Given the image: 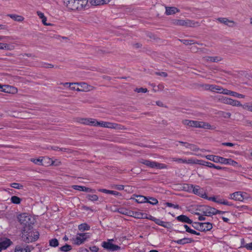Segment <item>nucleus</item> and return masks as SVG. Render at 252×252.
Instances as JSON below:
<instances>
[{"label": "nucleus", "instance_id": "obj_59", "mask_svg": "<svg viewBox=\"0 0 252 252\" xmlns=\"http://www.w3.org/2000/svg\"><path fill=\"white\" fill-rule=\"evenodd\" d=\"M166 206L167 207H173L174 208H175V209H178L179 208V205H174L171 203H169V202H166L165 203Z\"/></svg>", "mask_w": 252, "mask_h": 252}, {"label": "nucleus", "instance_id": "obj_11", "mask_svg": "<svg viewBox=\"0 0 252 252\" xmlns=\"http://www.w3.org/2000/svg\"><path fill=\"white\" fill-rule=\"evenodd\" d=\"M221 101L223 103L229 104L233 106H242V105L238 100L233 99L227 97H222L221 98Z\"/></svg>", "mask_w": 252, "mask_h": 252}, {"label": "nucleus", "instance_id": "obj_48", "mask_svg": "<svg viewBox=\"0 0 252 252\" xmlns=\"http://www.w3.org/2000/svg\"><path fill=\"white\" fill-rule=\"evenodd\" d=\"M242 194V201L244 200H248L251 198V197L249 194L245 192L241 191Z\"/></svg>", "mask_w": 252, "mask_h": 252}, {"label": "nucleus", "instance_id": "obj_14", "mask_svg": "<svg viewBox=\"0 0 252 252\" xmlns=\"http://www.w3.org/2000/svg\"><path fill=\"white\" fill-rule=\"evenodd\" d=\"M195 159L194 158H189V159H183L181 158H172V160L173 161H176L178 163H186V164H195Z\"/></svg>", "mask_w": 252, "mask_h": 252}, {"label": "nucleus", "instance_id": "obj_50", "mask_svg": "<svg viewBox=\"0 0 252 252\" xmlns=\"http://www.w3.org/2000/svg\"><path fill=\"white\" fill-rule=\"evenodd\" d=\"M245 109L252 112V103H247L242 106Z\"/></svg>", "mask_w": 252, "mask_h": 252}, {"label": "nucleus", "instance_id": "obj_57", "mask_svg": "<svg viewBox=\"0 0 252 252\" xmlns=\"http://www.w3.org/2000/svg\"><path fill=\"white\" fill-rule=\"evenodd\" d=\"M52 149L55 151H61L63 152H67V149L66 148H60L57 146L52 147Z\"/></svg>", "mask_w": 252, "mask_h": 252}, {"label": "nucleus", "instance_id": "obj_34", "mask_svg": "<svg viewBox=\"0 0 252 252\" xmlns=\"http://www.w3.org/2000/svg\"><path fill=\"white\" fill-rule=\"evenodd\" d=\"M31 161L35 164L38 165H45L44 164V162L46 161L47 160H44V158H37V159H34V158H31Z\"/></svg>", "mask_w": 252, "mask_h": 252}, {"label": "nucleus", "instance_id": "obj_29", "mask_svg": "<svg viewBox=\"0 0 252 252\" xmlns=\"http://www.w3.org/2000/svg\"><path fill=\"white\" fill-rule=\"evenodd\" d=\"M130 215L136 219H144L147 218L146 214L137 211L132 212L131 214Z\"/></svg>", "mask_w": 252, "mask_h": 252}, {"label": "nucleus", "instance_id": "obj_28", "mask_svg": "<svg viewBox=\"0 0 252 252\" xmlns=\"http://www.w3.org/2000/svg\"><path fill=\"white\" fill-rule=\"evenodd\" d=\"M193 240L191 238H184L181 239H179L175 241V243L179 245H185L186 244L190 243Z\"/></svg>", "mask_w": 252, "mask_h": 252}, {"label": "nucleus", "instance_id": "obj_13", "mask_svg": "<svg viewBox=\"0 0 252 252\" xmlns=\"http://www.w3.org/2000/svg\"><path fill=\"white\" fill-rule=\"evenodd\" d=\"M195 224L199 225V231H206L212 229V224L210 222H195Z\"/></svg>", "mask_w": 252, "mask_h": 252}, {"label": "nucleus", "instance_id": "obj_56", "mask_svg": "<svg viewBox=\"0 0 252 252\" xmlns=\"http://www.w3.org/2000/svg\"><path fill=\"white\" fill-rule=\"evenodd\" d=\"M118 211L120 214H122L123 215H128V211L125 208H119V209H118Z\"/></svg>", "mask_w": 252, "mask_h": 252}, {"label": "nucleus", "instance_id": "obj_39", "mask_svg": "<svg viewBox=\"0 0 252 252\" xmlns=\"http://www.w3.org/2000/svg\"><path fill=\"white\" fill-rule=\"evenodd\" d=\"M78 229L80 231H84L85 230H89L90 226L86 223H82L78 226Z\"/></svg>", "mask_w": 252, "mask_h": 252}, {"label": "nucleus", "instance_id": "obj_2", "mask_svg": "<svg viewBox=\"0 0 252 252\" xmlns=\"http://www.w3.org/2000/svg\"><path fill=\"white\" fill-rule=\"evenodd\" d=\"M18 220L23 228L31 227L32 221L31 220V216L27 213H23L18 215L17 217Z\"/></svg>", "mask_w": 252, "mask_h": 252}, {"label": "nucleus", "instance_id": "obj_37", "mask_svg": "<svg viewBox=\"0 0 252 252\" xmlns=\"http://www.w3.org/2000/svg\"><path fill=\"white\" fill-rule=\"evenodd\" d=\"M8 16L10 17L14 20L18 22H22L24 20V18L22 16L16 15V14H9Z\"/></svg>", "mask_w": 252, "mask_h": 252}, {"label": "nucleus", "instance_id": "obj_21", "mask_svg": "<svg viewBox=\"0 0 252 252\" xmlns=\"http://www.w3.org/2000/svg\"><path fill=\"white\" fill-rule=\"evenodd\" d=\"M33 248L31 246H27L25 248L21 246H16L15 249V252H31Z\"/></svg>", "mask_w": 252, "mask_h": 252}, {"label": "nucleus", "instance_id": "obj_55", "mask_svg": "<svg viewBox=\"0 0 252 252\" xmlns=\"http://www.w3.org/2000/svg\"><path fill=\"white\" fill-rule=\"evenodd\" d=\"M134 91L138 93H146L148 92L147 89L143 88H136L134 90Z\"/></svg>", "mask_w": 252, "mask_h": 252}, {"label": "nucleus", "instance_id": "obj_58", "mask_svg": "<svg viewBox=\"0 0 252 252\" xmlns=\"http://www.w3.org/2000/svg\"><path fill=\"white\" fill-rule=\"evenodd\" d=\"M155 74L157 75L166 77L168 76L167 73L165 72H156Z\"/></svg>", "mask_w": 252, "mask_h": 252}, {"label": "nucleus", "instance_id": "obj_52", "mask_svg": "<svg viewBox=\"0 0 252 252\" xmlns=\"http://www.w3.org/2000/svg\"><path fill=\"white\" fill-rule=\"evenodd\" d=\"M124 186L122 185H113V186H112V188L119 190H122L124 189Z\"/></svg>", "mask_w": 252, "mask_h": 252}, {"label": "nucleus", "instance_id": "obj_51", "mask_svg": "<svg viewBox=\"0 0 252 252\" xmlns=\"http://www.w3.org/2000/svg\"><path fill=\"white\" fill-rule=\"evenodd\" d=\"M10 186L12 188H13L16 189H22L23 188V185H22L20 184H18V183H16L11 184Z\"/></svg>", "mask_w": 252, "mask_h": 252}, {"label": "nucleus", "instance_id": "obj_36", "mask_svg": "<svg viewBox=\"0 0 252 252\" xmlns=\"http://www.w3.org/2000/svg\"><path fill=\"white\" fill-rule=\"evenodd\" d=\"M224 164L231 165L233 166H236L238 163L231 158H224L223 163Z\"/></svg>", "mask_w": 252, "mask_h": 252}, {"label": "nucleus", "instance_id": "obj_46", "mask_svg": "<svg viewBox=\"0 0 252 252\" xmlns=\"http://www.w3.org/2000/svg\"><path fill=\"white\" fill-rule=\"evenodd\" d=\"M89 125L93 126H99V122L97 121L96 120L92 118H89Z\"/></svg>", "mask_w": 252, "mask_h": 252}, {"label": "nucleus", "instance_id": "obj_35", "mask_svg": "<svg viewBox=\"0 0 252 252\" xmlns=\"http://www.w3.org/2000/svg\"><path fill=\"white\" fill-rule=\"evenodd\" d=\"M207 61L211 62L217 63L221 60V58L220 57H206L204 58Z\"/></svg>", "mask_w": 252, "mask_h": 252}, {"label": "nucleus", "instance_id": "obj_30", "mask_svg": "<svg viewBox=\"0 0 252 252\" xmlns=\"http://www.w3.org/2000/svg\"><path fill=\"white\" fill-rule=\"evenodd\" d=\"M77 83H65L63 84V86H66L68 85V87L70 90L80 92V88L76 87V86L77 85Z\"/></svg>", "mask_w": 252, "mask_h": 252}, {"label": "nucleus", "instance_id": "obj_12", "mask_svg": "<svg viewBox=\"0 0 252 252\" xmlns=\"http://www.w3.org/2000/svg\"><path fill=\"white\" fill-rule=\"evenodd\" d=\"M217 20L220 23L223 24L230 28H233L236 25V23L233 20H229L227 18L220 17Z\"/></svg>", "mask_w": 252, "mask_h": 252}, {"label": "nucleus", "instance_id": "obj_7", "mask_svg": "<svg viewBox=\"0 0 252 252\" xmlns=\"http://www.w3.org/2000/svg\"><path fill=\"white\" fill-rule=\"evenodd\" d=\"M114 240L108 239L107 241H104L102 243V246L106 250L110 251H116L120 250L121 247L118 245L112 243Z\"/></svg>", "mask_w": 252, "mask_h": 252}, {"label": "nucleus", "instance_id": "obj_17", "mask_svg": "<svg viewBox=\"0 0 252 252\" xmlns=\"http://www.w3.org/2000/svg\"><path fill=\"white\" fill-rule=\"evenodd\" d=\"M77 86L80 87V92H89L94 89V87L85 82L78 83Z\"/></svg>", "mask_w": 252, "mask_h": 252}, {"label": "nucleus", "instance_id": "obj_44", "mask_svg": "<svg viewBox=\"0 0 252 252\" xmlns=\"http://www.w3.org/2000/svg\"><path fill=\"white\" fill-rule=\"evenodd\" d=\"M147 203L155 205L158 203V200L155 198L149 197Z\"/></svg>", "mask_w": 252, "mask_h": 252}, {"label": "nucleus", "instance_id": "obj_41", "mask_svg": "<svg viewBox=\"0 0 252 252\" xmlns=\"http://www.w3.org/2000/svg\"><path fill=\"white\" fill-rule=\"evenodd\" d=\"M86 198L92 201H96L98 199V197L97 195L95 194H88L86 196Z\"/></svg>", "mask_w": 252, "mask_h": 252}, {"label": "nucleus", "instance_id": "obj_9", "mask_svg": "<svg viewBox=\"0 0 252 252\" xmlns=\"http://www.w3.org/2000/svg\"><path fill=\"white\" fill-rule=\"evenodd\" d=\"M33 232L32 231V227H26L23 228L22 229V238L23 240L27 243L26 241V239H30V238H32V235L33 234Z\"/></svg>", "mask_w": 252, "mask_h": 252}, {"label": "nucleus", "instance_id": "obj_43", "mask_svg": "<svg viewBox=\"0 0 252 252\" xmlns=\"http://www.w3.org/2000/svg\"><path fill=\"white\" fill-rule=\"evenodd\" d=\"M187 145V148L190 149L194 152H197L199 151V148L195 145L192 144H186Z\"/></svg>", "mask_w": 252, "mask_h": 252}, {"label": "nucleus", "instance_id": "obj_1", "mask_svg": "<svg viewBox=\"0 0 252 252\" xmlns=\"http://www.w3.org/2000/svg\"><path fill=\"white\" fill-rule=\"evenodd\" d=\"M182 123L184 125L189 127L203 128L205 129H210L211 127V125L208 123L200 121L185 120L182 121Z\"/></svg>", "mask_w": 252, "mask_h": 252}, {"label": "nucleus", "instance_id": "obj_22", "mask_svg": "<svg viewBox=\"0 0 252 252\" xmlns=\"http://www.w3.org/2000/svg\"><path fill=\"white\" fill-rule=\"evenodd\" d=\"M176 220L179 221L186 222L189 224H191L192 223V221L188 217L184 215L178 216L176 218Z\"/></svg>", "mask_w": 252, "mask_h": 252}, {"label": "nucleus", "instance_id": "obj_40", "mask_svg": "<svg viewBox=\"0 0 252 252\" xmlns=\"http://www.w3.org/2000/svg\"><path fill=\"white\" fill-rule=\"evenodd\" d=\"M10 200L12 203L15 204H19L21 202V199L17 196H12Z\"/></svg>", "mask_w": 252, "mask_h": 252}, {"label": "nucleus", "instance_id": "obj_53", "mask_svg": "<svg viewBox=\"0 0 252 252\" xmlns=\"http://www.w3.org/2000/svg\"><path fill=\"white\" fill-rule=\"evenodd\" d=\"M0 49L11 50V49L7 44L0 42Z\"/></svg>", "mask_w": 252, "mask_h": 252}, {"label": "nucleus", "instance_id": "obj_4", "mask_svg": "<svg viewBox=\"0 0 252 252\" xmlns=\"http://www.w3.org/2000/svg\"><path fill=\"white\" fill-rule=\"evenodd\" d=\"M172 24L176 26H182L187 27H194L198 25L197 22H195L194 21L189 19H175L173 20Z\"/></svg>", "mask_w": 252, "mask_h": 252}, {"label": "nucleus", "instance_id": "obj_10", "mask_svg": "<svg viewBox=\"0 0 252 252\" xmlns=\"http://www.w3.org/2000/svg\"><path fill=\"white\" fill-rule=\"evenodd\" d=\"M89 237V235L87 233H78L76 237L73 240L74 243L77 245H81Z\"/></svg>", "mask_w": 252, "mask_h": 252}, {"label": "nucleus", "instance_id": "obj_5", "mask_svg": "<svg viewBox=\"0 0 252 252\" xmlns=\"http://www.w3.org/2000/svg\"><path fill=\"white\" fill-rule=\"evenodd\" d=\"M188 190L192 191L194 194L197 195L203 198H207V195L203 191V189L198 186H194L193 185H187Z\"/></svg>", "mask_w": 252, "mask_h": 252}, {"label": "nucleus", "instance_id": "obj_60", "mask_svg": "<svg viewBox=\"0 0 252 252\" xmlns=\"http://www.w3.org/2000/svg\"><path fill=\"white\" fill-rule=\"evenodd\" d=\"M244 247L246 248L247 250H252V242L246 244L244 246Z\"/></svg>", "mask_w": 252, "mask_h": 252}, {"label": "nucleus", "instance_id": "obj_54", "mask_svg": "<svg viewBox=\"0 0 252 252\" xmlns=\"http://www.w3.org/2000/svg\"><path fill=\"white\" fill-rule=\"evenodd\" d=\"M180 41L185 45H191L192 44H194V42L192 40H186V39H182L180 40Z\"/></svg>", "mask_w": 252, "mask_h": 252}, {"label": "nucleus", "instance_id": "obj_49", "mask_svg": "<svg viewBox=\"0 0 252 252\" xmlns=\"http://www.w3.org/2000/svg\"><path fill=\"white\" fill-rule=\"evenodd\" d=\"M71 249V247L68 245H65L60 248V250L63 252H68Z\"/></svg>", "mask_w": 252, "mask_h": 252}, {"label": "nucleus", "instance_id": "obj_47", "mask_svg": "<svg viewBox=\"0 0 252 252\" xmlns=\"http://www.w3.org/2000/svg\"><path fill=\"white\" fill-rule=\"evenodd\" d=\"M49 244L50 246L51 247H56L59 245V242L57 239H52L51 240H50Z\"/></svg>", "mask_w": 252, "mask_h": 252}, {"label": "nucleus", "instance_id": "obj_15", "mask_svg": "<svg viewBox=\"0 0 252 252\" xmlns=\"http://www.w3.org/2000/svg\"><path fill=\"white\" fill-rule=\"evenodd\" d=\"M205 158L210 160H211L215 162H219L221 164L223 163V160L224 158L218 156H215L212 155H208L205 156Z\"/></svg>", "mask_w": 252, "mask_h": 252}, {"label": "nucleus", "instance_id": "obj_8", "mask_svg": "<svg viewBox=\"0 0 252 252\" xmlns=\"http://www.w3.org/2000/svg\"><path fill=\"white\" fill-rule=\"evenodd\" d=\"M73 10H82L89 7L88 0H76L74 4Z\"/></svg>", "mask_w": 252, "mask_h": 252}, {"label": "nucleus", "instance_id": "obj_61", "mask_svg": "<svg viewBox=\"0 0 252 252\" xmlns=\"http://www.w3.org/2000/svg\"><path fill=\"white\" fill-rule=\"evenodd\" d=\"M212 86L213 85L205 84L203 87L205 90L211 91Z\"/></svg>", "mask_w": 252, "mask_h": 252}, {"label": "nucleus", "instance_id": "obj_62", "mask_svg": "<svg viewBox=\"0 0 252 252\" xmlns=\"http://www.w3.org/2000/svg\"><path fill=\"white\" fill-rule=\"evenodd\" d=\"M98 191L100 192L104 193H106V194H110V191H111L110 190H108V189H98Z\"/></svg>", "mask_w": 252, "mask_h": 252}, {"label": "nucleus", "instance_id": "obj_38", "mask_svg": "<svg viewBox=\"0 0 252 252\" xmlns=\"http://www.w3.org/2000/svg\"><path fill=\"white\" fill-rule=\"evenodd\" d=\"M147 200L148 197L142 195H137L135 199V201L138 203H146L147 202Z\"/></svg>", "mask_w": 252, "mask_h": 252}, {"label": "nucleus", "instance_id": "obj_27", "mask_svg": "<svg viewBox=\"0 0 252 252\" xmlns=\"http://www.w3.org/2000/svg\"><path fill=\"white\" fill-rule=\"evenodd\" d=\"M111 0H90V3L93 5H99L105 4L110 2Z\"/></svg>", "mask_w": 252, "mask_h": 252}, {"label": "nucleus", "instance_id": "obj_32", "mask_svg": "<svg viewBox=\"0 0 252 252\" xmlns=\"http://www.w3.org/2000/svg\"><path fill=\"white\" fill-rule=\"evenodd\" d=\"M178 11V9L175 7H166L165 13L169 15L175 14Z\"/></svg>", "mask_w": 252, "mask_h": 252}, {"label": "nucleus", "instance_id": "obj_20", "mask_svg": "<svg viewBox=\"0 0 252 252\" xmlns=\"http://www.w3.org/2000/svg\"><path fill=\"white\" fill-rule=\"evenodd\" d=\"M1 92L6 93L15 94L17 92L18 90L16 88L9 85L2 86V89L1 90Z\"/></svg>", "mask_w": 252, "mask_h": 252}, {"label": "nucleus", "instance_id": "obj_24", "mask_svg": "<svg viewBox=\"0 0 252 252\" xmlns=\"http://www.w3.org/2000/svg\"><path fill=\"white\" fill-rule=\"evenodd\" d=\"M229 198L235 201H242L241 191H236L230 194Z\"/></svg>", "mask_w": 252, "mask_h": 252}, {"label": "nucleus", "instance_id": "obj_42", "mask_svg": "<svg viewBox=\"0 0 252 252\" xmlns=\"http://www.w3.org/2000/svg\"><path fill=\"white\" fill-rule=\"evenodd\" d=\"M39 238V233L38 232H36V234H33L32 235V238H30L29 239H26V241H27V243H30L32 242V241H34L36 240H37Z\"/></svg>", "mask_w": 252, "mask_h": 252}, {"label": "nucleus", "instance_id": "obj_3", "mask_svg": "<svg viewBox=\"0 0 252 252\" xmlns=\"http://www.w3.org/2000/svg\"><path fill=\"white\" fill-rule=\"evenodd\" d=\"M140 162L151 168H157L159 169L167 168V166L165 164L158 163L156 161H151L150 160L142 159L140 160Z\"/></svg>", "mask_w": 252, "mask_h": 252}, {"label": "nucleus", "instance_id": "obj_25", "mask_svg": "<svg viewBox=\"0 0 252 252\" xmlns=\"http://www.w3.org/2000/svg\"><path fill=\"white\" fill-rule=\"evenodd\" d=\"M195 164H199L204 166H206L210 168H213V167H214V164L211 162H209L203 160H199L197 159H195Z\"/></svg>", "mask_w": 252, "mask_h": 252}, {"label": "nucleus", "instance_id": "obj_16", "mask_svg": "<svg viewBox=\"0 0 252 252\" xmlns=\"http://www.w3.org/2000/svg\"><path fill=\"white\" fill-rule=\"evenodd\" d=\"M153 221H154L157 224L163 226L167 229H170L172 227V224L169 222L163 221L160 219L153 218Z\"/></svg>", "mask_w": 252, "mask_h": 252}, {"label": "nucleus", "instance_id": "obj_33", "mask_svg": "<svg viewBox=\"0 0 252 252\" xmlns=\"http://www.w3.org/2000/svg\"><path fill=\"white\" fill-rule=\"evenodd\" d=\"M45 160H47V162L49 163L50 165H53L58 166L61 165V162L58 160H53L50 158H44Z\"/></svg>", "mask_w": 252, "mask_h": 252}, {"label": "nucleus", "instance_id": "obj_6", "mask_svg": "<svg viewBox=\"0 0 252 252\" xmlns=\"http://www.w3.org/2000/svg\"><path fill=\"white\" fill-rule=\"evenodd\" d=\"M98 125L99 126H100L101 127L114 129L117 130H124L126 129L125 126L121 125L108 122H99Z\"/></svg>", "mask_w": 252, "mask_h": 252}, {"label": "nucleus", "instance_id": "obj_26", "mask_svg": "<svg viewBox=\"0 0 252 252\" xmlns=\"http://www.w3.org/2000/svg\"><path fill=\"white\" fill-rule=\"evenodd\" d=\"M11 241L9 239H6L0 242V252L2 250L6 249L11 245Z\"/></svg>", "mask_w": 252, "mask_h": 252}, {"label": "nucleus", "instance_id": "obj_19", "mask_svg": "<svg viewBox=\"0 0 252 252\" xmlns=\"http://www.w3.org/2000/svg\"><path fill=\"white\" fill-rule=\"evenodd\" d=\"M72 188L75 190H78L79 191H83L88 192H95V190L94 189H92L89 188H87L84 186H78V185H73L72 186Z\"/></svg>", "mask_w": 252, "mask_h": 252}, {"label": "nucleus", "instance_id": "obj_63", "mask_svg": "<svg viewBox=\"0 0 252 252\" xmlns=\"http://www.w3.org/2000/svg\"><path fill=\"white\" fill-rule=\"evenodd\" d=\"M245 125L247 126L252 127V121L249 120H246L245 122Z\"/></svg>", "mask_w": 252, "mask_h": 252}, {"label": "nucleus", "instance_id": "obj_23", "mask_svg": "<svg viewBox=\"0 0 252 252\" xmlns=\"http://www.w3.org/2000/svg\"><path fill=\"white\" fill-rule=\"evenodd\" d=\"M227 89H223L221 87L213 85L211 91L226 94V92H225V91H227Z\"/></svg>", "mask_w": 252, "mask_h": 252}, {"label": "nucleus", "instance_id": "obj_18", "mask_svg": "<svg viewBox=\"0 0 252 252\" xmlns=\"http://www.w3.org/2000/svg\"><path fill=\"white\" fill-rule=\"evenodd\" d=\"M203 212L204 216H211L212 215H216L217 209L214 208L206 206L204 207V210Z\"/></svg>", "mask_w": 252, "mask_h": 252}, {"label": "nucleus", "instance_id": "obj_64", "mask_svg": "<svg viewBox=\"0 0 252 252\" xmlns=\"http://www.w3.org/2000/svg\"><path fill=\"white\" fill-rule=\"evenodd\" d=\"M90 249L92 252H97L98 251V248L95 246L90 247Z\"/></svg>", "mask_w": 252, "mask_h": 252}, {"label": "nucleus", "instance_id": "obj_45", "mask_svg": "<svg viewBox=\"0 0 252 252\" xmlns=\"http://www.w3.org/2000/svg\"><path fill=\"white\" fill-rule=\"evenodd\" d=\"M89 118H78L77 122L79 123L89 125Z\"/></svg>", "mask_w": 252, "mask_h": 252}, {"label": "nucleus", "instance_id": "obj_31", "mask_svg": "<svg viewBox=\"0 0 252 252\" xmlns=\"http://www.w3.org/2000/svg\"><path fill=\"white\" fill-rule=\"evenodd\" d=\"M225 92H226V94H227V95H232V96H233L234 97H236L238 98H243L245 97L244 95L237 93L235 92L231 91H230L228 90H227V91H225Z\"/></svg>", "mask_w": 252, "mask_h": 252}]
</instances>
